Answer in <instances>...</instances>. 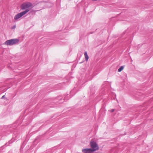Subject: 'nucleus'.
Segmentation results:
<instances>
[{
	"label": "nucleus",
	"instance_id": "f257e3e1",
	"mask_svg": "<svg viewBox=\"0 0 153 153\" xmlns=\"http://www.w3.org/2000/svg\"><path fill=\"white\" fill-rule=\"evenodd\" d=\"M33 7L32 4L30 2H27L22 4L21 6V9L25 11L28 10V12Z\"/></svg>",
	"mask_w": 153,
	"mask_h": 153
},
{
	"label": "nucleus",
	"instance_id": "f03ea898",
	"mask_svg": "<svg viewBox=\"0 0 153 153\" xmlns=\"http://www.w3.org/2000/svg\"><path fill=\"white\" fill-rule=\"evenodd\" d=\"M19 40L17 39H13L7 40L4 42L5 45H12L16 44L19 42Z\"/></svg>",
	"mask_w": 153,
	"mask_h": 153
},
{
	"label": "nucleus",
	"instance_id": "7ed1b4c3",
	"mask_svg": "<svg viewBox=\"0 0 153 153\" xmlns=\"http://www.w3.org/2000/svg\"><path fill=\"white\" fill-rule=\"evenodd\" d=\"M28 12V10L24 11L21 12L17 14L14 17V19L15 20L18 19L21 17L26 14Z\"/></svg>",
	"mask_w": 153,
	"mask_h": 153
},
{
	"label": "nucleus",
	"instance_id": "20e7f679",
	"mask_svg": "<svg viewBox=\"0 0 153 153\" xmlns=\"http://www.w3.org/2000/svg\"><path fill=\"white\" fill-rule=\"evenodd\" d=\"M91 147L92 149V151L93 152L99 149V147L97 145V144H91Z\"/></svg>",
	"mask_w": 153,
	"mask_h": 153
},
{
	"label": "nucleus",
	"instance_id": "39448f33",
	"mask_svg": "<svg viewBox=\"0 0 153 153\" xmlns=\"http://www.w3.org/2000/svg\"><path fill=\"white\" fill-rule=\"evenodd\" d=\"M82 151L84 153H93V152L91 149H82Z\"/></svg>",
	"mask_w": 153,
	"mask_h": 153
},
{
	"label": "nucleus",
	"instance_id": "423d86ee",
	"mask_svg": "<svg viewBox=\"0 0 153 153\" xmlns=\"http://www.w3.org/2000/svg\"><path fill=\"white\" fill-rule=\"evenodd\" d=\"M97 140L96 138L93 139L91 141L90 143H97Z\"/></svg>",
	"mask_w": 153,
	"mask_h": 153
},
{
	"label": "nucleus",
	"instance_id": "0eeeda50",
	"mask_svg": "<svg viewBox=\"0 0 153 153\" xmlns=\"http://www.w3.org/2000/svg\"><path fill=\"white\" fill-rule=\"evenodd\" d=\"M84 55H85V60H86V61H87L88 60V59L89 57H88V55L87 52L86 51V52H85Z\"/></svg>",
	"mask_w": 153,
	"mask_h": 153
},
{
	"label": "nucleus",
	"instance_id": "6e6552de",
	"mask_svg": "<svg viewBox=\"0 0 153 153\" xmlns=\"http://www.w3.org/2000/svg\"><path fill=\"white\" fill-rule=\"evenodd\" d=\"M123 67L122 66H121L118 70V71L119 72L121 71L123 69Z\"/></svg>",
	"mask_w": 153,
	"mask_h": 153
},
{
	"label": "nucleus",
	"instance_id": "1a4fd4ad",
	"mask_svg": "<svg viewBox=\"0 0 153 153\" xmlns=\"http://www.w3.org/2000/svg\"><path fill=\"white\" fill-rule=\"evenodd\" d=\"M114 111V109H111V110H110V111L111 112H113Z\"/></svg>",
	"mask_w": 153,
	"mask_h": 153
},
{
	"label": "nucleus",
	"instance_id": "9d476101",
	"mask_svg": "<svg viewBox=\"0 0 153 153\" xmlns=\"http://www.w3.org/2000/svg\"><path fill=\"white\" fill-rule=\"evenodd\" d=\"M16 26L14 25L12 29H15L16 28Z\"/></svg>",
	"mask_w": 153,
	"mask_h": 153
},
{
	"label": "nucleus",
	"instance_id": "9b49d317",
	"mask_svg": "<svg viewBox=\"0 0 153 153\" xmlns=\"http://www.w3.org/2000/svg\"><path fill=\"white\" fill-rule=\"evenodd\" d=\"M4 97V95H3V96H2V97H1V99H3V98Z\"/></svg>",
	"mask_w": 153,
	"mask_h": 153
},
{
	"label": "nucleus",
	"instance_id": "f8f14e48",
	"mask_svg": "<svg viewBox=\"0 0 153 153\" xmlns=\"http://www.w3.org/2000/svg\"><path fill=\"white\" fill-rule=\"evenodd\" d=\"M48 4H50V3H48Z\"/></svg>",
	"mask_w": 153,
	"mask_h": 153
}]
</instances>
